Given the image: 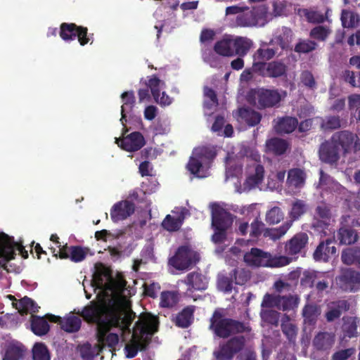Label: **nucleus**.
<instances>
[{"instance_id": "22", "label": "nucleus", "mask_w": 360, "mask_h": 360, "mask_svg": "<svg viewBox=\"0 0 360 360\" xmlns=\"http://www.w3.org/2000/svg\"><path fill=\"white\" fill-rule=\"evenodd\" d=\"M194 311V306H187L172 317V321L179 328H186L193 323Z\"/></svg>"}, {"instance_id": "57", "label": "nucleus", "mask_w": 360, "mask_h": 360, "mask_svg": "<svg viewBox=\"0 0 360 360\" xmlns=\"http://www.w3.org/2000/svg\"><path fill=\"white\" fill-rule=\"evenodd\" d=\"M261 318L265 323L276 326L278 324L280 313L272 309L263 310Z\"/></svg>"}, {"instance_id": "23", "label": "nucleus", "mask_w": 360, "mask_h": 360, "mask_svg": "<svg viewBox=\"0 0 360 360\" xmlns=\"http://www.w3.org/2000/svg\"><path fill=\"white\" fill-rule=\"evenodd\" d=\"M341 260L347 266H355L360 269V246L344 249L341 252Z\"/></svg>"}, {"instance_id": "51", "label": "nucleus", "mask_w": 360, "mask_h": 360, "mask_svg": "<svg viewBox=\"0 0 360 360\" xmlns=\"http://www.w3.org/2000/svg\"><path fill=\"white\" fill-rule=\"evenodd\" d=\"M317 44L309 39H300L295 45L294 51L298 53H308L314 51Z\"/></svg>"}, {"instance_id": "26", "label": "nucleus", "mask_w": 360, "mask_h": 360, "mask_svg": "<svg viewBox=\"0 0 360 360\" xmlns=\"http://www.w3.org/2000/svg\"><path fill=\"white\" fill-rule=\"evenodd\" d=\"M298 120L296 117L285 116L278 119L275 125V130L277 133L290 134L297 127Z\"/></svg>"}, {"instance_id": "37", "label": "nucleus", "mask_w": 360, "mask_h": 360, "mask_svg": "<svg viewBox=\"0 0 360 360\" xmlns=\"http://www.w3.org/2000/svg\"><path fill=\"white\" fill-rule=\"evenodd\" d=\"M320 314L319 307L314 304H307L302 309V316L304 321L310 326L314 325L317 321V318Z\"/></svg>"}, {"instance_id": "48", "label": "nucleus", "mask_w": 360, "mask_h": 360, "mask_svg": "<svg viewBox=\"0 0 360 360\" xmlns=\"http://www.w3.org/2000/svg\"><path fill=\"white\" fill-rule=\"evenodd\" d=\"M307 205L305 202L296 199L292 204L290 217L293 221L297 220L307 212Z\"/></svg>"}, {"instance_id": "31", "label": "nucleus", "mask_w": 360, "mask_h": 360, "mask_svg": "<svg viewBox=\"0 0 360 360\" xmlns=\"http://www.w3.org/2000/svg\"><path fill=\"white\" fill-rule=\"evenodd\" d=\"M214 51L216 53L221 56H233V38L224 37L221 40L217 41L214 46Z\"/></svg>"}, {"instance_id": "45", "label": "nucleus", "mask_w": 360, "mask_h": 360, "mask_svg": "<svg viewBox=\"0 0 360 360\" xmlns=\"http://www.w3.org/2000/svg\"><path fill=\"white\" fill-rule=\"evenodd\" d=\"M264 177V168L260 164H257L255 167V172L250 174L246 179L245 184L250 188H254L260 184Z\"/></svg>"}, {"instance_id": "4", "label": "nucleus", "mask_w": 360, "mask_h": 360, "mask_svg": "<svg viewBox=\"0 0 360 360\" xmlns=\"http://www.w3.org/2000/svg\"><path fill=\"white\" fill-rule=\"evenodd\" d=\"M211 208V226L214 231L212 240L220 244L227 239V231L232 226L233 215L217 203H213Z\"/></svg>"}, {"instance_id": "33", "label": "nucleus", "mask_w": 360, "mask_h": 360, "mask_svg": "<svg viewBox=\"0 0 360 360\" xmlns=\"http://www.w3.org/2000/svg\"><path fill=\"white\" fill-rule=\"evenodd\" d=\"M267 150L276 155H281L285 153L288 147V142L280 138H272L266 143Z\"/></svg>"}, {"instance_id": "50", "label": "nucleus", "mask_w": 360, "mask_h": 360, "mask_svg": "<svg viewBox=\"0 0 360 360\" xmlns=\"http://www.w3.org/2000/svg\"><path fill=\"white\" fill-rule=\"evenodd\" d=\"M276 50L272 48H259L253 54V59L264 62L269 61L276 56Z\"/></svg>"}, {"instance_id": "52", "label": "nucleus", "mask_w": 360, "mask_h": 360, "mask_svg": "<svg viewBox=\"0 0 360 360\" xmlns=\"http://www.w3.org/2000/svg\"><path fill=\"white\" fill-rule=\"evenodd\" d=\"M121 98L123 102L121 106V111L131 112L135 104V96L133 91H124L122 94Z\"/></svg>"}, {"instance_id": "42", "label": "nucleus", "mask_w": 360, "mask_h": 360, "mask_svg": "<svg viewBox=\"0 0 360 360\" xmlns=\"http://www.w3.org/2000/svg\"><path fill=\"white\" fill-rule=\"evenodd\" d=\"M299 304V298L297 296L288 295L281 296L278 295V304L276 308L282 311L292 310L297 307Z\"/></svg>"}, {"instance_id": "2", "label": "nucleus", "mask_w": 360, "mask_h": 360, "mask_svg": "<svg viewBox=\"0 0 360 360\" xmlns=\"http://www.w3.org/2000/svg\"><path fill=\"white\" fill-rule=\"evenodd\" d=\"M159 319L150 314H142L133 328L131 339L124 347L128 359L135 357L139 350L144 351L151 341V337L158 330Z\"/></svg>"}, {"instance_id": "30", "label": "nucleus", "mask_w": 360, "mask_h": 360, "mask_svg": "<svg viewBox=\"0 0 360 360\" xmlns=\"http://www.w3.org/2000/svg\"><path fill=\"white\" fill-rule=\"evenodd\" d=\"M30 321L31 330L36 335L42 336L49 331V324L44 317L32 314Z\"/></svg>"}, {"instance_id": "20", "label": "nucleus", "mask_w": 360, "mask_h": 360, "mask_svg": "<svg viewBox=\"0 0 360 360\" xmlns=\"http://www.w3.org/2000/svg\"><path fill=\"white\" fill-rule=\"evenodd\" d=\"M292 39V31L290 28L283 26L278 28L270 44L274 43L282 50L291 49L290 43Z\"/></svg>"}, {"instance_id": "41", "label": "nucleus", "mask_w": 360, "mask_h": 360, "mask_svg": "<svg viewBox=\"0 0 360 360\" xmlns=\"http://www.w3.org/2000/svg\"><path fill=\"white\" fill-rule=\"evenodd\" d=\"M184 219V217L182 215L174 217L170 214H167L162 222V226L165 230L169 232L177 231L180 229Z\"/></svg>"}, {"instance_id": "18", "label": "nucleus", "mask_w": 360, "mask_h": 360, "mask_svg": "<svg viewBox=\"0 0 360 360\" xmlns=\"http://www.w3.org/2000/svg\"><path fill=\"white\" fill-rule=\"evenodd\" d=\"M335 335L333 333L319 332L313 339V346L318 351L328 352L333 347Z\"/></svg>"}, {"instance_id": "44", "label": "nucleus", "mask_w": 360, "mask_h": 360, "mask_svg": "<svg viewBox=\"0 0 360 360\" xmlns=\"http://www.w3.org/2000/svg\"><path fill=\"white\" fill-rule=\"evenodd\" d=\"M193 155L205 162L206 160L210 161L214 160L217 155V152L214 147L205 146L195 148Z\"/></svg>"}, {"instance_id": "25", "label": "nucleus", "mask_w": 360, "mask_h": 360, "mask_svg": "<svg viewBox=\"0 0 360 360\" xmlns=\"http://www.w3.org/2000/svg\"><path fill=\"white\" fill-rule=\"evenodd\" d=\"M252 45V41L246 37H236L235 38H233V56H245Z\"/></svg>"}, {"instance_id": "19", "label": "nucleus", "mask_w": 360, "mask_h": 360, "mask_svg": "<svg viewBox=\"0 0 360 360\" xmlns=\"http://www.w3.org/2000/svg\"><path fill=\"white\" fill-rule=\"evenodd\" d=\"M333 244V240L327 238L324 241H321L315 250L313 256L316 261L328 262L331 255L336 253V248Z\"/></svg>"}, {"instance_id": "27", "label": "nucleus", "mask_w": 360, "mask_h": 360, "mask_svg": "<svg viewBox=\"0 0 360 360\" xmlns=\"http://www.w3.org/2000/svg\"><path fill=\"white\" fill-rule=\"evenodd\" d=\"M306 174L300 168H293L288 171L287 184L288 187L301 188L305 184Z\"/></svg>"}, {"instance_id": "16", "label": "nucleus", "mask_w": 360, "mask_h": 360, "mask_svg": "<svg viewBox=\"0 0 360 360\" xmlns=\"http://www.w3.org/2000/svg\"><path fill=\"white\" fill-rule=\"evenodd\" d=\"M148 87L150 89L153 97L156 103L161 105H169L172 103V98L165 94L162 93L160 96V87L165 86V83L161 81L156 75H153L146 83Z\"/></svg>"}, {"instance_id": "40", "label": "nucleus", "mask_w": 360, "mask_h": 360, "mask_svg": "<svg viewBox=\"0 0 360 360\" xmlns=\"http://www.w3.org/2000/svg\"><path fill=\"white\" fill-rule=\"evenodd\" d=\"M324 276V274L312 270H305L303 271L300 278V285L304 288H313L316 279H320Z\"/></svg>"}, {"instance_id": "55", "label": "nucleus", "mask_w": 360, "mask_h": 360, "mask_svg": "<svg viewBox=\"0 0 360 360\" xmlns=\"http://www.w3.org/2000/svg\"><path fill=\"white\" fill-rule=\"evenodd\" d=\"M290 225L291 224L290 223H286L277 229H266L264 231V236L265 238L269 237L273 240L278 239L285 235V233L290 227Z\"/></svg>"}, {"instance_id": "64", "label": "nucleus", "mask_w": 360, "mask_h": 360, "mask_svg": "<svg viewBox=\"0 0 360 360\" xmlns=\"http://www.w3.org/2000/svg\"><path fill=\"white\" fill-rule=\"evenodd\" d=\"M202 164L203 162L201 160L193 155L189 159L186 168L192 174L199 176L198 173L202 167Z\"/></svg>"}, {"instance_id": "36", "label": "nucleus", "mask_w": 360, "mask_h": 360, "mask_svg": "<svg viewBox=\"0 0 360 360\" xmlns=\"http://www.w3.org/2000/svg\"><path fill=\"white\" fill-rule=\"evenodd\" d=\"M239 115L243 120L250 127H255L258 124L262 119L259 112L250 108H240Z\"/></svg>"}, {"instance_id": "61", "label": "nucleus", "mask_w": 360, "mask_h": 360, "mask_svg": "<svg viewBox=\"0 0 360 360\" xmlns=\"http://www.w3.org/2000/svg\"><path fill=\"white\" fill-rule=\"evenodd\" d=\"M265 224L258 218H255L250 224V236L252 238H258L262 233H264Z\"/></svg>"}, {"instance_id": "14", "label": "nucleus", "mask_w": 360, "mask_h": 360, "mask_svg": "<svg viewBox=\"0 0 360 360\" xmlns=\"http://www.w3.org/2000/svg\"><path fill=\"white\" fill-rule=\"evenodd\" d=\"M319 155L320 160L325 163L336 164L340 159V148L330 138L320 145Z\"/></svg>"}, {"instance_id": "63", "label": "nucleus", "mask_w": 360, "mask_h": 360, "mask_svg": "<svg viewBox=\"0 0 360 360\" xmlns=\"http://www.w3.org/2000/svg\"><path fill=\"white\" fill-rule=\"evenodd\" d=\"M330 33L329 29L327 27L319 25L311 30L309 36L319 41H325Z\"/></svg>"}, {"instance_id": "5", "label": "nucleus", "mask_w": 360, "mask_h": 360, "mask_svg": "<svg viewBox=\"0 0 360 360\" xmlns=\"http://www.w3.org/2000/svg\"><path fill=\"white\" fill-rule=\"evenodd\" d=\"M244 262L250 266L280 267L288 264L290 259L285 256L272 257L270 253L257 248H251L243 257Z\"/></svg>"}, {"instance_id": "62", "label": "nucleus", "mask_w": 360, "mask_h": 360, "mask_svg": "<svg viewBox=\"0 0 360 360\" xmlns=\"http://www.w3.org/2000/svg\"><path fill=\"white\" fill-rule=\"evenodd\" d=\"M93 34L88 33V28L86 27L78 25L76 38H77L81 46H85L91 41L93 39Z\"/></svg>"}, {"instance_id": "49", "label": "nucleus", "mask_w": 360, "mask_h": 360, "mask_svg": "<svg viewBox=\"0 0 360 360\" xmlns=\"http://www.w3.org/2000/svg\"><path fill=\"white\" fill-rule=\"evenodd\" d=\"M341 119L340 116H327L321 123V128L324 131H333L340 128Z\"/></svg>"}, {"instance_id": "12", "label": "nucleus", "mask_w": 360, "mask_h": 360, "mask_svg": "<svg viewBox=\"0 0 360 360\" xmlns=\"http://www.w3.org/2000/svg\"><path fill=\"white\" fill-rule=\"evenodd\" d=\"M255 95L259 109L275 107L281 101V95L277 89L261 88L255 91Z\"/></svg>"}, {"instance_id": "47", "label": "nucleus", "mask_w": 360, "mask_h": 360, "mask_svg": "<svg viewBox=\"0 0 360 360\" xmlns=\"http://www.w3.org/2000/svg\"><path fill=\"white\" fill-rule=\"evenodd\" d=\"M33 360H50L51 356L46 345L42 342L35 343L32 348Z\"/></svg>"}, {"instance_id": "59", "label": "nucleus", "mask_w": 360, "mask_h": 360, "mask_svg": "<svg viewBox=\"0 0 360 360\" xmlns=\"http://www.w3.org/2000/svg\"><path fill=\"white\" fill-rule=\"evenodd\" d=\"M281 330L290 342H295L297 334V328L295 324L283 321L281 323Z\"/></svg>"}, {"instance_id": "10", "label": "nucleus", "mask_w": 360, "mask_h": 360, "mask_svg": "<svg viewBox=\"0 0 360 360\" xmlns=\"http://www.w3.org/2000/svg\"><path fill=\"white\" fill-rule=\"evenodd\" d=\"M335 281L342 291L356 292L360 287V271L352 268L342 269Z\"/></svg>"}, {"instance_id": "1", "label": "nucleus", "mask_w": 360, "mask_h": 360, "mask_svg": "<svg viewBox=\"0 0 360 360\" xmlns=\"http://www.w3.org/2000/svg\"><path fill=\"white\" fill-rule=\"evenodd\" d=\"M88 323H96L98 335L100 338L105 336L112 328H119L122 333L130 334V326L136 318L132 310L122 312L114 307H107L91 302L78 312Z\"/></svg>"}, {"instance_id": "7", "label": "nucleus", "mask_w": 360, "mask_h": 360, "mask_svg": "<svg viewBox=\"0 0 360 360\" xmlns=\"http://www.w3.org/2000/svg\"><path fill=\"white\" fill-rule=\"evenodd\" d=\"M236 17V22L240 27H263L267 22L268 11L264 6H253Z\"/></svg>"}, {"instance_id": "11", "label": "nucleus", "mask_w": 360, "mask_h": 360, "mask_svg": "<svg viewBox=\"0 0 360 360\" xmlns=\"http://www.w3.org/2000/svg\"><path fill=\"white\" fill-rule=\"evenodd\" d=\"M245 344L244 336H234L219 346V350L215 353L218 360H231L233 356L240 352Z\"/></svg>"}, {"instance_id": "8", "label": "nucleus", "mask_w": 360, "mask_h": 360, "mask_svg": "<svg viewBox=\"0 0 360 360\" xmlns=\"http://www.w3.org/2000/svg\"><path fill=\"white\" fill-rule=\"evenodd\" d=\"M330 138L338 148L341 147L345 155L351 151L356 153L360 150V139L350 131H337Z\"/></svg>"}, {"instance_id": "58", "label": "nucleus", "mask_w": 360, "mask_h": 360, "mask_svg": "<svg viewBox=\"0 0 360 360\" xmlns=\"http://www.w3.org/2000/svg\"><path fill=\"white\" fill-rule=\"evenodd\" d=\"M283 219V213L278 207H274L266 214V221L269 224L279 223Z\"/></svg>"}, {"instance_id": "43", "label": "nucleus", "mask_w": 360, "mask_h": 360, "mask_svg": "<svg viewBox=\"0 0 360 360\" xmlns=\"http://www.w3.org/2000/svg\"><path fill=\"white\" fill-rule=\"evenodd\" d=\"M25 352V349L22 345H10L6 349L3 360H20Z\"/></svg>"}, {"instance_id": "54", "label": "nucleus", "mask_w": 360, "mask_h": 360, "mask_svg": "<svg viewBox=\"0 0 360 360\" xmlns=\"http://www.w3.org/2000/svg\"><path fill=\"white\" fill-rule=\"evenodd\" d=\"M70 255L69 259L74 262H80L83 261L89 252L88 248H83L79 245L71 246Z\"/></svg>"}, {"instance_id": "9", "label": "nucleus", "mask_w": 360, "mask_h": 360, "mask_svg": "<svg viewBox=\"0 0 360 360\" xmlns=\"http://www.w3.org/2000/svg\"><path fill=\"white\" fill-rule=\"evenodd\" d=\"M199 258L196 252H193L189 247L180 246L175 255L169 260L171 266L178 270H186L195 264Z\"/></svg>"}, {"instance_id": "15", "label": "nucleus", "mask_w": 360, "mask_h": 360, "mask_svg": "<svg viewBox=\"0 0 360 360\" xmlns=\"http://www.w3.org/2000/svg\"><path fill=\"white\" fill-rule=\"evenodd\" d=\"M135 211V205L127 200H121L111 207L110 217L114 223L123 221L132 215Z\"/></svg>"}, {"instance_id": "28", "label": "nucleus", "mask_w": 360, "mask_h": 360, "mask_svg": "<svg viewBox=\"0 0 360 360\" xmlns=\"http://www.w3.org/2000/svg\"><path fill=\"white\" fill-rule=\"evenodd\" d=\"M180 299L181 295L177 291L165 290L160 293L159 304L161 308L173 309Z\"/></svg>"}, {"instance_id": "38", "label": "nucleus", "mask_w": 360, "mask_h": 360, "mask_svg": "<svg viewBox=\"0 0 360 360\" xmlns=\"http://www.w3.org/2000/svg\"><path fill=\"white\" fill-rule=\"evenodd\" d=\"M81 325V319L72 315L63 318L60 328L68 333H76L79 330Z\"/></svg>"}, {"instance_id": "24", "label": "nucleus", "mask_w": 360, "mask_h": 360, "mask_svg": "<svg viewBox=\"0 0 360 360\" xmlns=\"http://www.w3.org/2000/svg\"><path fill=\"white\" fill-rule=\"evenodd\" d=\"M184 283L188 286V289L195 290H205L208 285L207 278L202 274L195 271L187 274Z\"/></svg>"}, {"instance_id": "21", "label": "nucleus", "mask_w": 360, "mask_h": 360, "mask_svg": "<svg viewBox=\"0 0 360 360\" xmlns=\"http://www.w3.org/2000/svg\"><path fill=\"white\" fill-rule=\"evenodd\" d=\"M308 236L300 232L295 234L285 245V251L288 255H295L299 253L307 244Z\"/></svg>"}, {"instance_id": "32", "label": "nucleus", "mask_w": 360, "mask_h": 360, "mask_svg": "<svg viewBox=\"0 0 360 360\" xmlns=\"http://www.w3.org/2000/svg\"><path fill=\"white\" fill-rule=\"evenodd\" d=\"M13 304L21 315L27 314L29 312L37 313L39 309L37 303L27 296L20 299L18 302L13 303Z\"/></svg>"}, {"instance_id": "17", "label": "nucleus", "mask_w": 360, "mask_h": 360, "mask_svg": "<svg viewBox=\"0 0 360 360\" xmlns=\"http://www.w3.org/2000/svg\"><path fill=\"white\" fill-rule=\"evenodd\" d=\"M336 237L341 245H352L359 239L358 231L349 225L343 224V221H341L340 226L337 231Z\"/></svg>"}, {"instance_id": "53", "label": "nucleus", "mask_w": 360, "mask_h": 360, "mask_svg": "<svg viewBox=\"0 0 360 360\" xmlns=\"http://www.w3.org/2000/svg\"><path fill=\"white\" fill-rule=\"evenodd\" d=\"M235 284L243 285L250 278V274L244 269H234L231 271Z\"/></svg>"}, {"instance_id": "34", "label": "nucleus", "mask_w": 360, "mask_h": 360, "mask_svg": "<svg viewBox=\"0 0 360 360\" xmlns=\"http://www.w3.org/2000/svg\"><path fill=\"white\" fill-rule=\"evenodd\" d=\"M112 276L108 269L102 266L97 268L93 276V282L98 288H103L108 285L106 281H111Z\"/></svg>"}, {"instance_id": "29", "label": "nucleus", "mask_w": 360, "mask_h": 360, "mask_svg": "<svg viewBox=\"0 0 360 360\" xmlns=\"http://www.w3.org/2000/svg\"><path fill=\"white\" fill-rule=\"evenodd\" d=\"M288 67L281 60H273L268 63L267 77L280 78L287 76Z\"/></svg>"}, {"instance_id": "56", "label": "nucleus", "mask_w": 360, "mask_h": 360, "mask_svg": "<svg viewBox=\"0 0 360 360\" xmlns=\"http://www.w3.org/2000/svg\"><path fill=\"white\" fill-rule=\"evenodd\" d=\"M347 301H339L337 307L331 308L325 314V317L328 322L333 321L334 320L340 318L342 314L341 309L347 308Z\"/></svg>"}, {"instance_id": "6", "label": "nucleus", "mask_w": 360, "mask_h": 360, "mask_svg": "<svg viewBox=\"0 0 360 360\" xmlns=\"http://www.w3.org/2000/svg\"><path fill=\"white\" fill-rule=\"evenodd\" d=\"M15 250L19 251L20 255L24 258H28V252L24 246L14 240L13 237H10L4 233H0V269H4L7 272H10L7 263L15 259L16 255Z\"/></svg>"}, {"instance_id": "46", "label": "nucleus", "mask_w": 360, "mask_h": 360, "mask_svg": "<svg viewBox=\"0 0 360 360\" xmlns=\"http://www.w3.org/2000/svg\"><path fill=\"white\" fill-rule=\"evenodd\" d=\"M360 18L357 14L354 12L342 10L341 13L342 25L344 27L350 28L357 26Z\"/></svg>"}, {"instance_id": "3", "label": "nucleus", "mask_w": 360, "mask_h": 360, "mask_svg": "<svg viewBox=\"0 0 360 360\" xmlns=\"http://www.w3.org/2000/svg\"><path fill=\"white\" fill-rule=\"evenodd\" d=\"M209 328L217 337L224 339L232 335L251 331L248 323L226 317L222 309L214 311L210 319Z\"/></svg>"}, {"instance_id": "35", "label": "nucleus", "mask_w": 360, "mask_h": 360, "mask_svg": "<svg viewBox=\"0 0 360 360\" xmlns=\"http://www.w3.org/2000/svg\"><path fill=\"white\" fill-rule=\"evenodd\" d=\"M358 319L356 317L349 316L343 319L342 331L345 338H352L358 335Z\"/></svg>"}, {"instance_id": "39", "label": "nucleus", "mask_w": 360, "mask_h": 360, "mask_svg": "<svg viewBox=\"0 0 360 360\" xmlns=\"http://www.w3.org/2000/svg\"><path fill=\"white\" fill-rule=\"evenodd\" d=\"M78 25L73 22H63L60 25L59 35L65 41H73L76 39Z\"/></svg>"}, {"instance_id": "13", "label": "nucleus", "mask_w": 360, "mask_h": 360, "mask_svg": "<svg viewBox=\"0 0 360 360\" xmlns=\"http://www.w3.org/2000/svg\"><path fill=\"white\" fill-rule=\"evenodd\" d=\"M115 143L126 151L135 152L140 150L146 142L141 133L134 131L123 138H115Z\"/></svg>"}, {"instance_id": "60", "label": "nucleus", "mask_w": 360, "mask_h": 360, "mask_svg": "<svg viewBox=\"0 0 360 360\" xmlns=\"http://www.w3.org/2000/svg\"><path fill=\"white\" fill-rule=\"evenodd\" d=\"M233 278L231 272L229 276H221L218 278V288L226 293L231 292L233 289Z\"/></svg>"}]
</instances>
